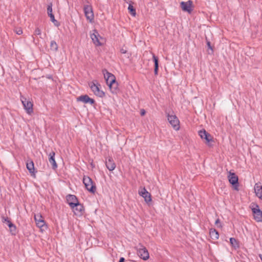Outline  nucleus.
<instances>
[{
	"label": "nucleus",
	"mask_w": 262,
	"mask_h": 262,
	"mask_svg": "<svg viewBox=\"0 0 262 262\" xmlns=\"http://www.w3.org/2000/svg\"><path fill=\"white\" fill-rule=\"evenodd\" d=\"M206 42H207V47H208V49H210V50H211V53H210L209 52L208 53L209 54H213V47L211 46V42L208 40L207 37H206Z\"/></svg>",
	"instance_id": "30"
},
{
	"label": "nucleus",
	"mask_w": 262,
	"mask_h": 262,
	"mask_svg": "<svg viewBox=\"0 0 262 262\" xmlns=\"http://www.w3.org/2000/svg\"><path fill=\"white\" fill-rule=\"evenodd\" d=\"M152 55L153 61H154V64H155V67H159V59H158V58L157 56H156V55L154 53H152Z\"/></svg>",
	"instance_id": "29"
},
{
	"label": "nucleus",
	"mask_w": 262,
	"mask_h": 262,
	"mask_svg": "<svg viewBox=\"0 0 262 262\" xmlns=\"http://www.w3.org/2000/svg\"><path fill=\"white\" fill-rule=\"evenodd\" d=\"M74 212V214L77 216H80L83 214L84 207L83 205L79 203H77L75 206L71 207Z\"/></svg>",
	"instance_id": "14"
},
{
	"label": "nucleus",
	"mask_w": 262,
	"mask_h": 262,
	"mask_svg": "<svg viewBox=\"0 0 262 262\" xmlns=\"http://www.w3.org/2000/svg\"><path fill=\"white\" fill-rule=\"evenodd\" d=\"M209 234L210 237L213 240H216L219 237V233L215 229H210Z\"/></svg>",
	"instance_id": "24"
},
{
	"label": "nucleus",
	"mask_w": 262,
	"mask_h": 262,
	"mask_svg": "<svg viewBox=\"0 0 262 262\" xmlns=\"http://www.w3.org/2000/svg\"><path fill=\"white\" fill-rule=\"evenodd\" d=\"M89 85L96 96L100 98H103L105 96V93L100 90L101 85L97 81L91 82L89 83Z\"/></svg>",
	"instance_id": "1"
},
{
	"label": "nucleus",
	"mask_w": 262,
	"mask_h": 262,
	"mask_svg": "<svg viewBox=\"0 0 262 262\" xmlns=\"http://www.w3.org/2000/svg\"><path fill=\"white\" fill-rule=\"evenodd\" d=\"M102 72L107 85L116 80L115 76L113 74L108 72L107 70L104 69Z\"/></svg>",
	"instance_id": "9"
},
{
	"label": "nucleus",
	"mask_w": 262,
	"mask_h": 262,
	"mask_svg": "<svg viewBox=\"0 0 262 262\" xmlns=\"http://www.w3.org/2000/svg\"><path fill=\"white\" fill-rule=\"evenodd\" d=\"M127 54H128V56H127V57H129V56L130 55V54H128V53H127Z\"/></svg>",
	"instance_id": "40"
},
{
	"label": "nucleus",
	"mask_w": 262,
	"mask_h": 262,
	"mask_svg": "<svg viewBox=\"0 0 262 262\" xmlns=\"http://www.w3.org/2000/svg\"><path fill=\"white\" fill-rule=\"evenodd\" d=\"M180 6L182 10L184 12H187L190 13L192 11V2L190 0H189L187 2H181Z\"/></svg>",
	"instance_id": "10"
},
{
	"label": "nucleus",
	"mask_w": 262,
	"mask_h": 262,
	"mask_svg": "<svg viewBox=\"0 0 262 262\" xmlns=\"http://www.w3.org/2000/svg\"><path fill=\"white\" fill-rule=\"evenodd\" d=\"M215 224L219 227H221L222 226H221V223H220V220L219 219H217L216 221H215Z\"/></svg>",
	"instance_id": "33"
},
{
	"label": "nucleus",
	"mask_w": 262,
	"mask_h": 262,
	"mask_svg": "<svg viewBox=\"0 0 262 262\" xmlns=\"http://www.w3.org/2000/svg\"><path fill=\"white\" fill-rule=\"evenodd\" d=\"M94 33L91 34V37L93 42L97 46L101 45V43L99 40V37H100L99 34L96 30H93Z\"/></svg>",
	"instance_id": "20"
},
{
	"label": "nucleus",
	"mask_w": 262,
	"mask_h": 262,
	"mask_svg": "<svg viewBox=\"0 0 262 262\" xmlns=\"http://www.w3.org/2000/svg\"><path fill=\"white\" fill-rule=\"evenodd\" d=\"M145 110H142L141 111V116H143V115H145Z\"/></svg>",
	"instance_id": "37"
},
{
	"label": "nucleus",
	"mask_w": 262,
	"mask_h": 262,
	"mask_svg": "<svg viewBox=\"0 0 262 262\" xmlns=\"http://www.w3.org/2000/svg\"><path fill=\"white\" fill-rule=\"evenodd\" d=\"M260 258H261V260H262V257H260Z\"/></svg>",
	"instance_id": "41"
},
{
	"label": "nucleus",
	"mask_w": 262,
	"mask_h": 262,
	"mask_svg": "<svg viewBox=\"0 0 262 262\" xmlns=\"http://www.w3.org/2000/svg\"><path fill=\"white\" fill-rule=\"evenodd\" d=\"M55 153L54 151H51L49 154V161L52 165V168L55 170L57 167V164L55 160Z\"/></svg>",
	"instance_id": "17"
},
{
	"label": "nucleus",
	"mask_w": 262,
	"mask_h": 262,
	"mask_svg": "<svg viewBox=\"0 0 262 262\" xmlns=\"http://www.w3.org/2000/svg\"><path fill=\"white\" fill-rule=\"evenodd\" d=\"M199 135L202 139L205 140L206 143L208 144L209 146H212L209 142L212 141L213 138L210 134L205 129H202L199 132Z\"/></svg>",
	"instance_id": "8"
},
{
	"label": "nucleus",
	"mask_w": 262,
	"mask_h": 262,
	"mask_svg": "<svg viewBox=\"0 0 262 262\" xmlns=\"http://www.w3.org/2000/svg\"><path fill=\"white\" fill-rule=\"evenodd\" d=\"M34 34L37 35H40L41 34L40 29L38 28H36V29L35 30V31H34Z\"/></svg>",
	"instance_id": "31"
},
{
	"label": "nucleus",
	"mask_w": 262,
	"mask_h": 262,
	"mask_svg": "<svg viewBox=\"0 0 262 262\" xmlns=\"http://www.w3.org/2000/svg\"><path fill=\"white\" fill-rule=\"evenodd\" d=\"M8 221L11 222L8 217H5L4 216L2 217V222L3 223L7 222V223L8 224Z\"/></svg>",
	"instance_id": "34"
},
{
	"label": "nucleus",
	"mask_w": 262,
	"mask_h": 262,
	"mask_svg": "<svg viewBox=\"0 0 262 262\" xmlns=\"http://www.w3.org/2000/svg\"><path fill=\"white\" fill-rule=\"evenodd\" d=\"M83 10L86 19L91 23L93 22L94 18V15L92 6L90 5H85L84 6Z\"/></svg>",
	"instance_id": "5"
},
{
	"label": "nucleus",
	"mask_w": 262,
	"mask_h": 262,
	"mask_svg": "<svg viewBox=\"0 0 262 262\" xmlns=\"http://www.w3.org/2000/svg\"><path fill=\"white\" fill-rule=\"evenodd\" d=\"M108 86L110 89V91L113 94H117L119 91L118 88V83L116 80L115 81V82L110 83Z\"/></svg>",
	"instance_id": "22"
},
{
	"label": "nucleus",
	"mask_w": 262,
	"mask_h": 262,
	"mask_svg": "<svg viewBox=\"0 0 262 262\" xmlns=\"http://www.w3.org/2000/svg\"><path fill=\"white\" fill-rule=\"evenodd\" d=\"M228 179L230 183H231L235 190H238V178L235 173L229 172Z\"/></svg>",
	"instance_id": "7"
},
{
	"label": "nucleus",
	"mask_w": 262,
	"mask_h": 262,
	"mask_svg": "<svg viewBox=\"0 0 262 262\" xmlns=\"http://www.w3.org/2000/svg\"><path fill=\"white\" fill-rule=\"evenodd\" d=\"M159 67H155L154 73L155 75H158Z\"/></svg>",
	"instance_id": "35"
},
{
	"label": "nucleus",
	"mask_w": 262,
	"mask_h": 262,
	"mask_svg": "<svg viewBox=\"0 0 262 262\" xmlns=\"http://www.w3.org/2000/svg\"><path fill=\"white\" fill-rule=\"evenodd\" d=\"M91 165L92 167H95V165L93 163H91Z\"/></svg>",
	"instance_id": "39"
},
{
	"label": "nucleus",
	"mask_w": 262,
	"mask_h": 262,
	"mask_svg": "<svg viewBox=\"0 0 262 262\" xmlns=\"http://www.w3.org/2000/svg\"><path fill=\"white\" fill-rule=\"evenodd\" d=\"M138 256L144 260L149 258V255L147 249L142 245L139 244V247L137 248Z\"/></svg>",
	"instance_id": "4"
},
{
	"label": "nucleus",
	"mask_w": 262,
	"mask_h": 262,
	"mask_svg": "<svg viewBox=\"0 0 262 262\" xmlns=\"http://www.w3.org/2000/svg\"><path fill=\"white\" fill-rule=\"evenodd\" d=\"M139 194L144 199V201L147 203L151 201V194L147 191L145 187L143 188L141 190L139 191Z\"/></svg>",
	"instance_id": "13"
},
{
	"label": "nucleus",
	"mask_w": 262,
	"mask_h": 262,
	"mask_svg": "<svg viewBox=\"0 0 262 262\" xmlns=\"http://www.w3.org/2000/svg\"><path fill=\"white\" fill-rule=\"evenodd\" d=\"M21 101L27 113L31 115L33 112L32 103L24 97H21Z\"/></svg>",
	"instance_id": "6"
},
{
	"label": "nucleus",
	"mask_w": 262,
	"mask_h": 262,
	"mask_svg": "<svg viewBox=\"0 0 262 262\" xmlns=\"http://www.w3.org/2000/svg\"><path fill=\"white\" fill-rule=\"evenodd\" d=\"M120 52L122 53V54H126L127 53V51L126 49H124L123 48H122L120 49Z\"/></svg>",
	"instance_id": "36"
},
{
	"label": "nucleus",
	"mask_w": 262,
	"mask_h": 262,
	"mask_svg": "<svg viewBox=\"0 0 262 262\" xmlns=\"http://www.w3.org/2000/svg\"><path fill=\"white\" fill-rule=\"evenodd\" d=\"M77 101L82 102L84 103H90L93 105L95 103L94 99L91 98L88 95H83L77 98Z\"/></svg>",
	"instance_id": "11"
},
{
	"label": "nucleus",
	"mask_w": 262,
	"mask_h": 262,
	"mask_svg": "<svg viewBox=\"0 0 262 262\" xmlns=\"http://www.w3.org/2000/svg\"><path fill=\"white\" fill-rule=\"evenodd\" d=\"M67 200L71 207L75 206L77 203H79L77 198L74 195L69 194L67 196Z\"/></svg>",
	"instance_id": "15"
},
{
	"label": "nucleus",
	"mask_w": 262,
	"mask_h": 262,
	"mask_svg": "<svg viewBox=\"0 0 262 262\" xmlns=\"http://www.w3.org/2000/svg\"><path fill=\"white\" fill-rule=\"evenodd\" d=\"M230 243L231 246L234 247L235 249H236L239 247V244L237 241L233 237L230 238Z\"/></svg>",
	"instance_id": "27"
},
{
	"label": "nucleus",
	"mask_w": 262,
	"mask_h": 262,
	"mask_svg": "<svg viewBox=\"0 0 262 262\" xmlns=\"http://www.w3.org/2000/svg\"><path fill=\"white\" fill-rule=\"evenodd\" d=\"M27 168L31 173V176L35 177V171L34 169V163L32 160H28L26 163Z\"/></svg>",
	"instance_id": "18"
},
{
	"label": "nucleus",
	"mask_w": 262,
	"mask_h": 262,
	"mask_svg": "<svg viewBox=\"0 0 262 262\" xmlns=\"http://www.w3.org/2000/svg\"><path fill=\"white\" fill-rule=\"evenodd\" d=\"M254 190L256 195L262 200V186L256 184L254 186Z\"/></svg>",
	"instance_id": "23"
},
{
	"label": "nucleus",
	"mask_w": 262,
	"mask_h": 262,
	"mask_svg": "<svg viewBox=\"0 0 262 262\" xmlns=\"http://www.w3.org/2000/svg\"><path fill=\"white\" fill-rule=\"evenodd\" d=\"M47 13L49 16L50 17L51 21L54 23L56 26H58L56 23H58L57 21L55 19L54 14L52 13V3H50L47 7Z\"/></svg>",
	"instance_id": "16"
},
{
	"label": "nucleus",
	"mask_w": 262,
	"mask_h": 262,
	"mask_svg": "<svg viewBox=\"0 0 262 262\" xmlns=\"http://www.w3.org/2000/svg\"><path fill=\"white\" fill-rule=\"evenodd\" d=\"M34 219L36 225L39 228H42L45 226V222L42 219V216L39 215H35Z\"/></svg>",
	"instance_id": "21"
},
{
	"label": "nucleus",
	"mask_w": 262,
	"mask_h": 262,
	"mask_svg": "<svg viewBox=\"0 0 262 262\" xmlns=\"http://www.w3.org/2000/svg\"><path fill=\"white\" fill-rule=\"evenodd\" d=\"M167 120L172 127L176 130L180 129V121L178 117L175 115H170L169 113L166 112Z\"/></svg>",
	"instance_id": "3"
},
{
	"label": "nucleus",
	"mask_w": 262,
	"mask_h": 262,
	"mask_svg": "<svg viewBox=\"0 0 262 262\" xmlns=\"http://www.w3.org/2000/svg\"><path fill=\"white\" fill-rule=\"evenodd\" d=\"M128 10L129 13H130V14H132L133 16L136 15V10L133 5H132L131 4H129L128 6Z\"/></svg>",
	"instance_id": "28"
},
{
	"label": "nucleus",
	"mask_w": 262,
	"mask_h": 262,
	"mask_svg": "<svg viewBox=\"0 0 262 262\" xmlns=\"http://www.w3.org/2000/svg\"><path fill=\"white\" fill-rule=\"evenodd\" d=\"M124 261H125V259L123 257H121L119 261V262H124Z\"/></svg>",
	"instance_id": "38"
},
{
	"label": "nucleus",
	"mask_w": 262,
	"mask_h": 262,
	"mask_svg": "<svg viewBox=\"0 0 262 262\" xmlns=\"http://www.w3.org/2000/svg\"><path fill=\"white\" fill-rule=\"evenodd\" d=\"M83 183L88 191L94 194L96 191V186L95 182L93 181L91 178L88 176H84L83 178Z\"/></svg>",
	"instance_id": "2"
},
{
	"label": "nucleus",
	"mask_w": 262,
	"mask_h": 262,
	"mask_svg": "<svg viewBox=\"0 0 262 262\" xmlns=\"http://www.w3.org/2000/svg\"><path fill=\"white\" fill-rule=\"evenodd\" d=\"M105 165L110 171H113L116 168V164L112 158H108L105 161Z\"/></svg>",
	"instance_id": "19"
},
{
	"label": "nucleus",
	"mask_w": 262,
	"mask_h": 262,
	"mask_svg": "<svg viewBox=\"0 0 262 262\" xmlns=\"http://www.w3.org/2000/svg\"><path fill=\"white\" fill-rule=\"evenodd\" d=\"M254 220L258 222H262V211L259 209V206L256 205V208L252 209Z\"/></svg>",
	"instance_id": "12"
},
{
	"label": "nucleus",
	"mask_w": 262,
	"mask_h": 262,
	"mask_svg": "<svg viewBox=\"0 0 262 262\" xmlns=\"http://www.w3.org/2000/svg\"><path fill=\"white\" fill-rule=\"evenodd\" d=\"M15 31L18 35H20L23 33V30L21 28L16 29Z\"/></svg>",
	"instance_id": "32"
},
{
	"label": "nucleus",
	"mask_w": 262,
	"mask_h": 262,
	"mask_svg": "<svg viewBox=\"0 0 262 262\" xmlns=\"http://www.w3.org/2000/svg\"><path fill=\"white\" fill-rule=\"evenodd\" d=\"M50 49L53 52H57L58 51V46L55 41L52 40L51 41Z\"/></svg>",
	"instance_id": "26"
},
{
	"label": "nucleus",
	"mask_w": 262,
	"mask_h": 262,
	"mask_svg": "<svg viewBox=\"0 0 262 262\" xmlns=\"http://www.w3.org/2000/svg\"><path fill=\"white\" fill-rule=\"evenodd\" d=\"M8 226L9 227L10 232L12 235H16L17 233V230L16 226L11 222L8 221Z\"/></svg>",
	"instance_id": "25"
}]
</instances>
